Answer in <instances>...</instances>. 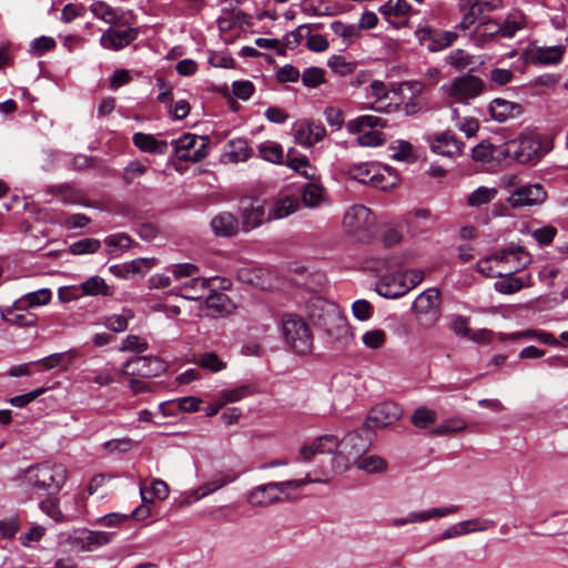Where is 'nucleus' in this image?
Returning a JSON list of instances; mask_svg holds the SVG:
<instances>
[{
  "instance_id": "obj_14",
  "label": "nucleus",
  "mask_w": 568,
  "mask_h": 568,
  "mask_svg": "<svg viewBox=\"0 0 568 568\" xmlns=\"http://www.w3.org/2000/svg\"><path fill=\"white\" fill-rule=\"evenodd\" d=\"M415 36L418 43L430 52L444 50L457 39L455 32L435 30L428 26L418 28Z\"/></svg>"
},
{
  "instance_id": "obj_37",
  "label": "nucleus",
  "mask_w": 568,
  "mask_h": 568,
  "mask_svg": "<svg viewBox=\"0 0 568 568\" xmlns=\"http://www.w3.org/2000/svg\"><path fill=\"white\" fill-rule=\"evenodd\" d=\"M209 287V280L195 276L189 278L180 287V295L190 301H197L203 297L204 293Z\"/></svg>"
},
{
  "instance_id": "obj_49",
  "label": "nucleus",
  "mask_w": 568,
  "mask_h": 568,
  "mask_svg": "<svg viewBox=\"0 0 568 568\" xmlns=\"http://www.w3.org/2000/svg\"><path fill=\"white\" fill-rule=\"evenodd\" d=\"M301 78L305 87L314 89L325 82V71L322 68L310 67L303 71Z\"/></svg>"
},
{
  "instance_id": "obj_31",
  "label": "nucleus",
  "mask_w": 568,
  "mask_h": 568,
  "mask_svg": "<svg viewBox=\"0 0 568 568\" xmlns=\"http://www.w3.org/2000/svg\"><path fill=\"white\" fill-rule=\"evenodd\" d=\"M211 227L216 236H233L239 231V221L235 215L222 212L211 220Z\"/></svg>"
},
{
  "instance_id": "obj_48",
  "label": "nucleus",
  "mask_w": 568,
  "mask_h": 568,
  "mask_svg": "<svg viewBox=\"0 0 568 568\" xmlns=\"http://www.w3.org/2000/svg\"><path fill=\"white\" fill-rule=\"evenodd\" d=\"M436 419V412L425 406L418 407L412 416L413 425L418 428H427L429 425H433Z\"/></svg>"
},
{
  "instance_id": "obj_11",
  "label": "nucleus",
  "mask_w": 568,
  "mask_h": 568,
  "mask_svg": "<svg viewBox=\"0 0 568 568\" xmlns=\"http://www.w3.org/2000/svg\"><path fill=\"white\" fill-rule=\"evenodd\" d=\"M369 445V439L363 437L359 433H349L339 442L335 460L344 459L343 467L348 468L356 464L368 450Z\"/></svg>"
},
{
  "instance_id": "obj_39",
  "label": "nucleus",
  "mask_w": 568,
  "mask_h": 568,
  "mask_svg": "<svg viewBox=\"0 0 568 568\" xmlns=\"http://www.w3.org/2000/svg\"><path fill=\"white\" fill-rule=\"evenodd\" d=\"M258 155L264 161L281 164L284 156L283 146L274 141H265L257 146Z\"/></svg>"
},
{
  "instance_id": "obj_26",
  "label": "nucleus",
  "mask_w": 568,
  "mask_h": 568,
  "mask_svg": "<svg viewBox=\"0 0 568 568\" xmlns=\"http://www.w3.org/2000/svg\"><path fill=\"white\" fill-rule=\"evenodd\" d=\"M300 207V200L295 195H282L274 199L268 207V220H281L295 213Z\"/></svg>"
},
{
  "instance_id": "obj_59",
  "label": "nucleus",
  "mask_w": 568,
  "mask_h": 568,
  "mask_svg": "<svg viewBox=\"0 0 568 568\" xmlns=\"http://www.w3.org/2000/svg\"><path fill=\"white\" fill-rule=\"evenodd\" d=\"M91 12L98 19L103 20L108 23H114L116 20V13L114 10L102 1H97L91 6Z\"/></svg>"
},
{
  "instance_id": "obj_2",
  "label": "nucleus",
  "mask_w": 568,
  "mask_h": 568,
  "mask_svg": "<svg viewBox=\"0 0 568 568\" xmlns=\"http://www.w3.org/2000/svg\"><path fill=\"white\" fill-rule=\"evenodd\" d=\"M531 262L529 253L514 244L477 262V271L487 277L517 273Z\"/></svg>"
},
{
  "instance_id": "obj_12",
  "label": "nucleus",
  "mask_w": 568,
  "mask_h": 568,
  "mask_svg": "<svg viewBox=\"0 0 568 568\" xmlns=\"http://www.w3.org/2000/svg\"><path fill=\"white\" fill-rule=\"evenodd\" d=\"M168 369V364L155 356H139L123 364L122 373L143 378L156 377Z\"/></svg>"
},
{
  "instance_id": "obj_34",
  "label": "nucleus",
  "mask_w": 568,
  "mask_h": 568,
  "mask_svg": "<svg viewBox=\"0 0 568 568\" xmlns=\"http://www.w3.org/2000/svg\"><path fill=\"white\" fill-rule=\"evenodd\" d=\"M499 280L495 282L494 288L500 293V294H515L519 292L525 286H530V276H527V281H525L523 277L515 276V273H510L508 276L507 274L497 276Z\"/></svg>"
},
{
  "instance_id": "obj_46",
  "label": "nucleus",
  "mask_w": 568,
  "mask_h": 568,
  "mask_svg": "<svg viewBox=\"0 0 568 568\" xmlns=\"http://www.w3.org/2000/svg\"><path fill=\"white\" fill-rule=\"evenodd\" d=\"M462 528V535H467L477 531H486L488 529L495 528L496 523L491 519L484 518H474L459 523Z\"/></svg>"
},
{
  "instance_id": "obj_47",
  "label": "nucleus",
  "mask_w": 568,
  "mask_h": 568,
  "mask_svg": "<svg viewBox=\"0 0 568 568\" xmlns=\"http://www.w3.org/2000/svg\"><path fill=\"white\" fill-rule=\"evenodd\" d=\"M387 341V334L382 328H373L362 335V343L369 349L382 348Z\"/></svg>"
},
{
  "instance_id": "obj_52",
  "label": "nucleus",
  "mask_w": 568,
  "mask_h": 568,
  "mask_svg": "<svg viewBox=\"0 0 568 568\" xmlns=\"http://www.w3.org/2000/svg\"><path fill=\"white\" fill-rule=\"evenodd\" d=\"M77 356V352L71 349L64 353H54L42 359L45 369H52L64 363L71 364Z\"/></svg>"
},
{
  "instance_id": "obj_4",
  "label": "nucleus",
  "mask_w": 568,
  "mask_h": 568,
  "mask_svg": "<svg viewBox=\"0 0 568 568\" xmlns=\"http://www.w3.org/2000/svg\"><path fill=\"white\" fill-rule=\"evenodd\" d=\"M342 226L354 241L368 242L375 235L376 219L368 207L357 204L346 211Z\"/></svg>"
},
{
  "instance_id": "obj_25",
  "label": "nucleus",
  "mask_w": 568,
  "mask_h": 568,
  "mask_svg": "<svg viewBox=\"0 0 568 568\" xmlns=\"http://www.w3.org/2000/svg\"><path fill=\"white\" fill-rule=\"evenodd\" d=\"M564 54V47H534L525 52V59L531 64H555L558 63Z\"/></svg>"
},
{
  "instance_id": "obj_7",
  "label": "nucleus",
  "mask_w": 568,
  "mask_h": 568,
  "mask_svg": "<svg viewBox=\"0 0 568 568\" xmlns=\"http://www.w3.org/2000/svg\"><path fill=\"white\" fill-rule=\"evenodd\" d=\"M504 153L520 164H535L544 156L546 150L542 148L539 135L526 133L508 141Z\"/></svg>"
},
{
  "instance_id": "obj_29",
  "label": "nucleus",
  "mask_w": 568,
  "mask_h": 568,
  "mask_svg": "<svg viewBox=\"0 0 568 568\" xmlns=\"http://www.w3.org/2000/svg\"><path fill=\"white\" fill-rule=\"evenodd\" d=\"M252 155L253 149L245 139H234L227 142L223 159L229 163H239L247 161Z\"/></svg>"
},
{
  "instance_id": "obj_35",
  "label": "nucleus",
  "mask_w": 568,
  "mask_h": 568,
  "mask_svg": "<svg viewBox=\"0 0 568 568\" xmlns=\"http://www.w3.org/2000/svg\"><path fill=\"white\" fill-rule=\"evenodd\" d=\"M527 26V18L520 10L509 12L504 22L500 24V36L504 38H513L518 31L524 30Z\"/></svg>"
},
{
  "instance_id": "obj_41",
  "label": "nucleus",
  "mask_w": 568,
  "mask_h": 568,
  "mask_svg": "<svg viewBox=\"0 0 568 568\" xmlns=\"http://www.w3.org/2000/svg\"><path fill=\"white\" fill-rule=\"evenodd\" d=\"M324 189L322 185L310 182L304 186L302 193L303 203L308 207H317L324 201Z\"/></svg>"
},
{
  "instance_id": "obj_32",
  "label": "nucleus",
  "mask_w": 568,
  "mask_h": 568,
  "mask_svg": "<svg viewBox=\"0 0 568 568\" xmlns=\"http://www.w3.org/2000/svg\"><path fill=\"white\" fill-rule=\"evenodd\" d=\"M133 144L142 152L165 154L169 145L164 140H158L152 134L138 132L132 138Z\"/></svg>"
},
{
  "instance_id": "obj_51",
  "label": "nucleus",
  "mask_w": 568,
  "mask_h": 568,
  "mask_svg": "<svg viewBox=\"0 0 568 568\" xmlns=\"http://www.w3.org/2000/svg\"><path fill=\"white\" fill-rule=\"evenodd\" d=\"M132 317V313L130 311H126L123 314H114L111 316H108L103 324L104 326L115 333H121L126 331L129 320Z\"/></svg>"
},
{
  "instance_id": "obj_17",
  "label": "nucleus",
  "mask_w": 568,
  "mask_h": 568,
  "mask_svg": "<svg viewBox=\"0 0 568 568\" xmlns=\"http://www.w3.org/2000/svg\"><path fill=\"white\" fill-rule=\"evenodd\" d=\"M402 408L394 402H384L372 408L365 425L368 428H384L402 416Z\"/></svg>"
},
{
  "instance_id": "obj_40",
  "label": "nucleus",
  "mask_w": 568,
  "mask_h": 568,
  "mask_svg": "<svg viewBox=\"0 0 568 568\" xmlns=\"http://www.w3.org/2000/svg\"><path fill=\"white\" fill-rule=\"evenodd\" d=\"M516 109H519V105L504 99H495L489 104L490 115L498 122H504L513 116Z\"/></svg>"
},
{
  "instance_id": "obj_61",
  "label": "nucleus",
  "mask_w": 568,
  "mask_h": 568,
  "mask_svg": "<svg viewBox=\"0 0 568 568\" xmlns=\"http://www.w3.org/2000/svg\"><path fill=\"white\" fill-rule=\"evenodd\" d=\"M399 262L395 257L374 258L367 267L378 274L395 270Z\"/></svg>"
},
{
  "instance_id": "obj_56",
  "label": "nucleus",
  "mask_w": 568,
  "mask_h": 568,
  "mask_svg": "<svg viewBox=\"0 0 568 568\" xmlns=\"http://www.w3.org/2000/svg\"><path fill=\"white\" fill-rule=\"evenodd\" d=\"M376 164H368V163H359L354 164L349 168V175L357 180L358 182L363 184H371L372 181V168H375Z\"/></svg>"
},
{
  "instance_id": "obj_53",
  "label": "nucleus",
  "mask_w": 568,
  "mask_h": 568,
  "mask_svg": "<svg viewBox=\"0 0 568 568\" xmlns=\"http://www.w3.org/2000/svg\"><path fill=\"white\" fill-rule=\"evenodd\" d=\"M393 151V159L397 161H412L414 160L413 146L409 142L404 140L394 141L390 144Z\"/></svg>"
},
{
  "instance_id": "obj_44",
  "label": "nucleus",
  "mask_w": 568,
  "mask_h": 568,
  "mask_svg": "<svg viewBox=\"0 0 568 568\" xmlns=\"http://www.w3.org/2000/svg\"><path fill=\"white\" fill-rule=\"evenodd\" d=\"M356 467L361 470H364L366 473L373 474V473H382L386 469L387 463L385 459H383L379 456L371 455V456H362L356 462Z\"/></svg>"
},
{
  "instance_id": "obj_21",
  "label": "nucleus",
  "mask_w": 568,
  "mask_h": 568,
  "mask_svg": "<svg viewBox=\"0 0 568 568\" xmlns=\"http://www.w3.org/2000/svg\"><path fill=\"white\" fill-rule=\"evenodd\" d=\"M1 318L9 325L33 327L38 323L36 314L28 312L23 302L16 301L11 306L0 308Z\"/></svg>"
},
{
  "instance_id": "obj_55",
  "label": "nucleus",
  "mask_w": 568,
  "mask_h": 568,
  "mask_svg": "<svg viewBox=\"0 0 568 568\" xmlns=\"http://www.w3.org/2000/svg\"><path fill=\"white\" fill-rule=\"evenodd\" d=\"M149 348L148 342L138 335H128L120 347V352L143 353Z\"/></svg>"
},
{
  "instance_id": "obj_33",
  "label": "nucleus",
  "mask_w": 568,
  "mask_h": 568,
  "mask_svg": "<svg viewBox=\"0 0 568 568\" xmlns=\"http://www.w3.org/2000/svg\"><path fill=\"white\" fill-rule=\"evenodd\" d=\"M233 477L226 476L223 474L215 475L212 480L206 483L203 486H200L196 490L192 491L190 496L182 501L183 505H190L192 501H197L201 498L214 493L215 490L222 488L226 484L233 481Z\"/></svg>"
},
{
  "instance_id": "obj_6",
  "label": "nucleus",
  "mask_w": 568,
  "mask_h": 568,
  "mask_svg": "<svg viewBox=\"0 0 568 568\" xmlns=\"http://www.w3.org/2000/svg\"><path fill=\"white\" fill-rule=\"evenodd\" d=\"M386 121L383 118L365 114L347 122L346 128L349 133L358 134L357 143L362 146H379L385 143V134L377 128H385Z\"/></svg>"
},
{
  "instance_id": "obj_10",
  "label": "nucleus",
  "mask_w": 568,
  "mask_h": 568,
  "mask_svg": "<svg viewBox=\"0 0 568 568\" xmlns=\"http://www.w3.org/2000/svg\"><path fill=\"white\" fill-rule=\"evenodd\" d=\"M210 140L204 135L185 133L173 141L176 156L182 161L199 162L207 155Z\"/></svg>"
},
{
  "instance_id": "obj_60",
  "label": "nucleus",
  "mask_w": 568,
  "mask_h": 568,
  "mask_svg": "<svg viewBox=\"0 0 568 568\" xmlns=\"http://www.w3.org/2000/svg\"><path fill=\"white\" fill-rule=\"evenodd\" d=\"M374 307L367 300H357L352 304V312L356 320L368 321L373 316Z\"/></svg>"
},
{
  "instance_id": "obj_42",
  "label": "nucleus",
  "mask_w": 568,
  "mask_h": 568,
  "mask_svg": "<svg viewBox=\"0 0 568 568\" xmlns=\"http://www.w3.org/2000/svg\"><path fill=\"white\" fill-rule=\"evenodd\" d=\"M231 301L224 293L214 292L210 294L205 300L207 310L211 311L212 315H220L229 312Z\"/></svg>"
},
{
  "instance_id": "obj_64",
  "label": "nucleus",
  "mask_w": 568,
  "mask_h": 568,
  "mask_svg": "<svg viewBox=\"0 0 568 568\" xmlns=\"http://www.w3.org/2000/svg\"><path fill=\"white\" fill-rule=\"evenodd\" d=\"M469 318L463 315H455L450 320L449 328L459 337H468L470 329L468 327Z\"/></svg>"
},
{
  "instance_id": "obj_38",
  "label": "nucleus",
  "mask_w": 568,
  "mask_h": 568,
  "mask_svg": "<svg viewBox=\"0 0 568 568\" xmlns=\"http://www.w3.org/2000/svg\"><path fill=\"white\" fill-rule=\"evenodd\" d=\"M497 194L496 187L479 186L468 195L466 203L469 207H480L493 202Z\"/></svg>"
},
{
  "instance_id": "obj_57",
  "label": "nucleus",
  "mask_w": 568,
  "mask_h": 568,
  "mask_svg": "<svg viewBox=\"0 0 568 568\" xmlns=\"http://www.w3.org/2000/svg\"><path fill=\"white\" fill-rule=\"evenodd\" d=\"M520 336L528 339H537L542 344L551 345V346H559V341L550 333L545 331H538V329H525L520 331Z\"/></svg>"
},
{
  "instance_id": "obj_18",
  "label": "nucleus",
  "mask_w": 568,
  "mask_h": 568,
  "mask_svg": "<svg viewBox=\"0 0 568 568\" xmlns=\"http://www.w3.org/2000/svg\"><path fill=\"white\" fill-rule=\"evenodd\" d=\"M405 274L400 271L385 273L376 283V292L386 298H397L407 293Z\"/></svg>"
},
{
  "instance_id": "obj_54",
  "label": "nucleus",
  "mask_w": 568,
  "mask_h": 568,
  "mask_svg": "<svg viewBox=\"0 0 568 568\" xmlns=\"http://www.w3.org/2000/svg\"><path fill=\"white\" fill-rule=\"evenodd\" d=\"M197 363L201 367L213 373H217L226 367V363L213 352L201 355Z\"/></svg>"
},
{
  "instance_id": "obj_20",
  "label": "nucleus",
  "mask_w": 568,
  "mask_h": 568,
  "mask_svg": "<svg viewBox=\"0 0 568 568\" xmlns=\"http://www.w3.org/2000/svg\"><path fill=\"white\" fill-rule=\"evenodd\" d=\"M138 37L133 28L115 27L108 29L100 38V44L109 50H120L129 45Z\"/></svg>"
},
{
  "instance_id": "obj_24",
  "label": "nucleus",
  "mask_w": 568,
  "mask_h": 568,
  "mask_svg": "<svg viewBox=\"0 0 568 568\" xmlns=\"http://www.w3.org/2000/svg\"><path fill=\"white\" fill-rule=\"evenodd\" d=\"M44 193L58 197L65 205L90 206L85 194L71 184L49 185L45 187Z\"/></svg>"
},
{
  "instance_id": "obj_3",
  "label": "nucleus",
  "mask_w": 568,
  "mask_h": 568,
  "mask_svg": "<svg viewBox=\"0 0 568 568\" xmlns=\"http://www.w3.org/2000/svg\"><path fill=\"white\" fill-rule=\"evenodd\" d=\"M412 314L419 331L436 327L442 317V297L438 288L429 287L419 293L412 304Z\"/></svg>"
},
{
  "instance_id": "obj_9",
  "label": "nucleus",
  "mask_w": 568,
  "mask_h": 568,
  "mask_svg": "<svg viewBox=\"0 0 568 568\" xmlns=\"http://www.w3.org/2000/svg\"><path fill=\"white\" fill-rule=\"evenodd\" d=\"M445 98L450 103L467 104L484 91V82L476 75L465 74L454 78L450 83L442 87Z\"/></svg>"
},
{
  "instance_id": "obj_63",
  "label": "nucleus",
  "mask_w": 568,
  "mask_h": 568,
  "mask_svg": "<svg viewBox=\"0 0 568 568\" xmlns=\"http://www.w3.org/2000/svg\"><path fill=\"white\" fill-rule=\"evenodd\" d=\"M447 62L456 69H464L471 63V57L465 50L456 49L448 54Z\"/></svg>"
},
{
  "instance_id": "obj_45",
  "label": "nucleus",
  "mask_w": 568,
  "mask_h": 568,
  "mask_svg": "<svg viewBox=\"0 0 568 568\" xmlns=\"http://www.w3.org/2000/svg\"><path fill=\"white\" fill-rule=\"evenodd\" d=\"M51 292L48 288H41L36 292L23 295L18 302H23L26 308L47 305L51 301Z\"/></svg>"
},
{
  "instance_id": "obj_58",
  "label": "nucleus",
  "mask_w": 568,
  "mask_h": 568,
  "mask_svg": "<svg viewBox=\"0 0 568 568\" xmlns=\"http://www.w3.org/2000/svg\"><path fill=\"white\" fill-rule=\"evenodd\" d=\"M148 171V166L144 165L142 162L135 160L131 161L123 170L122 178L126 184L133 183V181L143 174H145Z\"/></svg>"
},
{
  "instance_id": "obj_15",
  "label": "nucleus",
  "mask_w": 568,
  "mask_h": 568,
  "mask_svg": "<svg viewBox=\"0 0 568 568\" xmlns=\"http://www.w3.org/2000/svg\"><path fill=\"white\" fill-rule=\"evenodd\" d=\"M378 11L396 28L408 27L412 14L417 12L406 0H388L378 8Z\"/></svg>"
},
{
  "instance_id": "obj_13",
  "label": "nucleus",
  "mask_w": 568,
  "mask_h": 568,
  "mask_svg": "<svg viewBox=\"0 0 568 568\" xmlns=\"http://www.w3.org/2000/svg\"><path fill=\"white\" fill-rule=\"evenodd\" d=\"M546 199L547 192L541 184L523 183L520 187L510 192L507 202L513 209H520L540 205Z\"/></svg>"
},
{
  "instance_id": "obj_36",
  "label": "nucleus",
  "mask_w": 568,
  "mask_h": 568,
  "mask_svg": "<svg viewBox=\"0 0 568 568\" xmlns=\"http://www.w3.org/2000/svg\"><path fill=\"white\" fill-rule=\"evenodd\" d=\"M80 288L82 294L87 296L110 297L114 294V287L98 275L89 277L80 285Z\"/></svg>"
},
{
  "instance_id": "obj_16",
  "label": "nucleus",
  "mask_w": 568,
  "mask_h": 568,
  "mask_svg": "<svg viewBox=\"0 0 568 568\" xmlns=\"http://www.w3.org/2000/svg\"><path fill=\"white\" fill-rule=\"evenodd\" d=\"M240 215L243 230L246 232L258 227L265 222H271L265 203L256 199L242 202Z\"/></svg>"
},
{
  "instance_id": "obj_50",
  "label": "nucleus",
  "mask_w": 568,
  "mask_h": 568,
  "mask_svg": "<svg viewBox=\"0 0 568 568\" xmlns=\"http://www.w3.org/2000/svg\"><path fill=\"white\" fill-rule=\"evenodd\" d=\"M101 242L98 239L87 237L72 243L69 251L74 255L92 254L99 251Z\"/></svg>"
},
{
  "instance_id": "obj_27",
  "label": "nucleus",
  "mask_w": 568,
  "mask_h": 568,
  "mask_svg": "<svg viewBox=\"0 0 568 568\" xmlns=\"http://www.w3.org/2000/svg\"><path fill=\"white\" fill-rule=\"evenodd\" d=\"M398 182V174L392 168L377 164L375 168H372L371 186L382 191H387L395 187Z\"/></svg>"
},
{
  "instance_id": "obj_19",
  "label": "nucleus",
  "mask_w": 568,
  "mask_h": 568,
  "mask_svg": "<svg viewBox=\"0 0 568 568\" xmlns=\"http://www.w3.org/2000/svg\"><path fill=\"white\" fill-rule=\"evenodd\" d=\"M430 150L439 155L456 158L462 154L464 144L452 132H442L427 138Z\"/></svg>"
},
{
  "instance_id": "obj_5",
  "label": "nucleus",
  "mask_w": 568,
  "mask_h": 568,
  "mask_svg": "<svg viewBox=\"0 0 568 568\" xmlns=\"http://www.w3.org/2000/svg\"><path fill=\"white\" fill-rule=\"evenodd\" d=\"M282 334L286 344L297 354H307L313 347V335L303 317L287 313L282 316Z\"/></svg>"
},
{
  "instance_id": "obj_8",
  "label": "nucleus",
  "mask_w": 568,
  "mask_h": 568,
  "mask_svg": "<svg viewBox=\"0 0 568 568\" xmlns=\"http://www.w3.org/2000/svg\"><path fill=\"white\" fill-rule=\"evenodd\" d=\"M311 480L294 479L278 483H268L254 487L246 496L247 503L252 507H267L282 500L281 495L287 488L298 489Z\"/></svg>"
},
{
  "instance_id": "obj_30",
  "label": "nucleus",
  "mask_w": 568,
  "mask_h": 568,
  "mask_svg": "<svg viewBox=\"0 0 568 568\" xmlns=\"http://www.w3.org/2000/svg\"><path fill=\"white\" fill-rule=\"evenodd\" d=\"M113 535V532L108 531L84 530L77 537V542L83 551H93L108 545Z\"/></svg>"
},
{
  "instance_id": "obj_22",
  "label": "nucleus",
  "mask_w": 568,
  "mask_h": 568,
  "mask_svg": "<svg viewBox=\"0 0 568 568\" xmlns=\"http://www.w3.org/2000/svg\"><path fill=\"white\" fill-rule=\"evenodd\" d=\"M339 440L335 435L326 434L316 437L308 444H305L300 449V455L303 460L310 462L318 454H333L337 450Z\"/></svg>"
},
{
  "instance_id": "obj_43",
  "label": "nucleus",
  "mask_w": 568,
  "mask_h": 568,
  "mask_svg": "<svg viewBox=\"0 0 568 568\" xmlns=\"http://www.w3.org/2000/svg\"><path fill=\"white\" fill-rule=\"evenodd\" d=\"M104 244L110 254H119L131 246L132 240L125 233H116L108 235L104 239Z\"/></svg>"
},
{
  "instance_id": "obj_23",
  "label": "nucleus",
  "mask_w": 568,
  "mask_h": 568,
  "mask_svg": "<svg viewBox=\"0 0 568 568\" xmlns=\"http://www.w3.org/2000/svg\"><path fill=\"white\" fill-rule=\"evenodd\" d=\"M325 136L326 129L320 123L303 120L296 123L294 128L296 143L304 146H312L321 142Z\"/></svg>"
},
{
  "instance_id": "obj_28",
  "label": "nucleus",
  "mask_w": 568,
  "mask_h": 568,
  "mask_svg": "<svg viewBox=\"0 0 568 568\" xmlns=\"http://www.w3.org/2000/svg\"><path fill=\"white\" fill-rule=\"evenodd\" d=\"M500 36L499 23L495 20H486L475 27L470 33V41L478 48H484L496 36Z\"/></svg>"
},
{
  "instance_id": "obj_1",
  "label": "nucleus",
  "mask_w": 568,
  "mask_h": 568,
  "mask_svg": "<svg viewBox=\"0 0 568 568\" xmlns=\"http://www.w3.org/2000/svg\"><path fill=\"white\" fill-rule=\"evenodd\" d=\"M68 479V469L61 463L42 462L26 468L21 476V485L41 495L58 494Z\"/></svg>"
},
{
  "instance_id": "obj_62",
  "label": "nucleus",
  "mask_w": 568,
  "mask_h": 568,
  "mask_svg": "<svg viewBox=\"0 0 568 568\" xmlns=\"http://www.w3.org/2000/svg\"><path fill=\"white\" fill-rule=\"evenodd\" d=\"M57 47V42L51 37H39L31 43V52L36 55H42L45 52L53 50Z\"/></svg>"
}]
</instances>
